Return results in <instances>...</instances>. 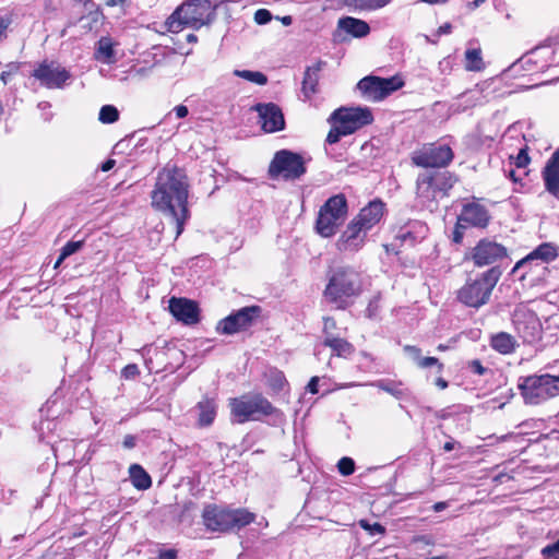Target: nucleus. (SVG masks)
Returning a JSON list of instances; mask_svg holds the SVG:
<instances>
[{
  "label": "nucleus",
  "instance_id": "f257e3e1",
  "mask_svg": "<svg viewBox=\"0 0 559 559\" xmlns=\"http://www.w3.org/2000/svg\"><path fill=\"white\" fill-rule=\"evenodd\" d=\"M189 189L190 185L185 170L167 164L158 171L155 186L151 191V206L175 224L176 238L182 234L190 218Z\"/></svg>",
  "mask_w": 559,
  "mask_h": 559
},
{
  "label": "nucleus",
  "instance_id": "f03ea898",
  "mask_svg": "<svg viewBox=\"0 0 559 559\" xmlns=\"http://www.w3.org/2000/svg\"><path fill=\"white\" fill-rule=\"evenodd\" d=\"M214 17L210 0H187L169 15L164 27L170 33H179L186 26L199 29L212 23Z\"/></svg>",
  "mask_w": 559,
  "mask_h": 559
},
{
  "label": "nucleus",
  "instance_id": "7ed1b4c3",
  "mask_svg": "<svg viewBox=\"0 0 559 559\" xmlns=\"http://www.w3.org/2000/svg\"><path fill=\"white\" fill-rule=\"evenodd\" d=\"M202 519L207 530L226 533L249 525L255 520V514L243 508L230 509L209 504L203 509Z\"/></svg>",
  "mask_w": 559,
  "mask_h": 559
},
{
  "label": "nucleus",
  "instance_id": "20e7f679",
  "mask_svg": "<svg viewBox=\"0 0 559 559\" xmlns=\"http://www.w3.org/2000/svg\"><path fill=\"white\" fill-rule=\"evenodd\" d=\"M361 292L359 274L352 267L340 266L332 271L324 296L340 309L347 306V299Z\"/></svg>",
  "mask_w": 559,
  "mask_h": 559
},
{
  "label": "nucleus",
  "instance_id": "39448f33",
  "mask_svg": "<svg viewBox=\"0 0 559 559\" xmlns=\"http://www.w3.org/2000/svg\"><path fill=\"white\" fill-rule=\"evenodd\" d=\"M231 421L245 424L250 420H261L263 417L280 415L281 412L262 394H245L228 401Z\"/></svg>",
  "mask_w": 559,
  "mask_h": 559
},
{
  "label": "nucleus",
  "instance_id": "423d86ee",
  "mask_svg": "<svg viewBox=\"0 0 559 559\" xmlns=\"http://www.w3.org/2000/svg\"><path fill=\"white\" fill-rule=\"evenodd\" d=\"M518 388L527 405H538L559 395V376L549 373L521 377Z\"/></svg>",
  "mask_w": 559,
  "mask_h": 559
},
{
  "label": "nucleus",
  "instance_id": "0eeeda50",
  "mask_svg": "<svg viewBox=\"0 0 559 559\" xmlns=\"http://www.w3.org/2000/svg\"><path fill=\"white\" fill-rule=\"evenodd\" d=\"M500 276L501 271L497 266H491L479 277L467 282L459 290V299L468 307L479 308L489 300Z\"/></svg>",
  "mask_w": 559,
  "mask_h": 559
},
{
  "label": "nucleus",
  "instance_id": "6e6552de",
  "mask_svg": "<svg viewBox=\"0 0 559 559\" xmlns=\"http://www.w3.org/2000/svg\"><path fill=\"white\" fill-rule=\"evenodd\" d=\"M347 216V200L344 194H336L329 198L320 207L316 229L325 238L336 234L338 227Z\"/></svg>",
  "mask_w": 559,
  "mask_h": 559
},
{
  "label": "nucleus",
  "instance_id": "1a4fd4ad",
  "mask_svg": "<svg viewBox=\"0 0 559 559\" xmlns=\"http://www.w3.org/2000/svg\"><path fill=\"white\" fill-rule=\"evenodd\" d=\"M306 170L302 156L288 150L276 152L269 166V174L272 178L285 180H297L306 174Z\"/></svg>",
  "mask_w": 559,
  "mask_h": 559
},
{
  "label": "nucleus",
  "instance_id": "9d476101",
  "mask_svg": "<svg viewBox=\"0 0 559 559\" xmlns=\"http://www.w3.org/2000/svg\"><path fill=\"white\" fill-rule=\"evenodd\" d=\"M403 85L404 82L399 76L388 79L366 76L358 82L357 88L367 100L379 102Z\"/></svg>",
  "mask_w": 559,
  "mask_h": 559
},
{
  "label": "nucleus",
  "instance_id": "9b49d317",
  "mask_svg": "<svg viewBox=\"0 0 559 559\" xmlns=\"http://www.w3.org/2000/svg\"><path fill=\"white\" fill-rule=\"evenodd\" d=\"M373 116L369 108L342 107L332 112L329 121H336L348 134L372 122Z\"/></svg>",
  "mask_w": 559,
  "mask_h": 559
},
{
  "label": "nucleus",
  "instance_id": "f8f14e48",
  "mask_svg": "<svg viewBox=\"0 0 559 559\" xmlns=\"http://www.w3.org/2000/svg\"><path fill=\"white\" fill-rule=\"evenodd\" d=\"M515 332L525 344H535L542 338V323L531 310L516 309L513 314Z\"/></svg>",
  "mask_w": 559,
  "mask_h": 559
},
{
  "label": "nucleus",
  "instance_id": "ddd939ff",
  "mask_svg": "<svg viewBox=\"0 0 559 559\" xmlns=\"http://www.w3.org/2000/svg\"><path fill=\"white\" fill-rule=\"evenodd\" d=\"M453 159V152L448 145L429 144L414 152L412 162L424 168H440L448 166Z\"/></svg>",
  "mask_w": 559,
  "mask_h": 559
},
{
  "label": "nucleus",
  "instance_id": "4468645a",
  "mask_svg": "<svg viewBox=\"0 0 559 559\" xmlns=\"http://www.w3.org/2000/svg\"><path fill=\"white\" fill-rule=\"evenodd\" d=\"M508 258L507 248L493 240L481 239L473 248L471 259L476 266H487Z\"/></svg>",
  "mask_w": 559,
  "mask_h": 559
},
{
  "label": "nucleus",
  "instance_id": "2eb2a0df",
  "mask_svg": "<svg viewBox=\"0 0 559 559\" xmlns=\"http://www.w3.org/2000/svg\"><path fill=\"white\" fill-rule=\"evenodd\" d=\"M259 312L260 308L257 306L241 308L221 320L217 323L216 331L227 335L245 331L252 325Z\"/></svg>",
  "mask_w": 559,
  "mask_h": 559
},
{
  "label": "nucleus",
  "instance_id": "dca6fc26",
  "mask_svg": "<svg viewBox=\"0 0 559 559\" xmlns=\"http://www.w3.org/2000/svg\"><path fill=\"white\" fill-rule=\"evenodd\" d=\"M32 75L47 88H61L71 76L66 68L53 61H44Z\"/></svg>",
  "mask_w": 559,
  "mask_h": 559
},
{
  "label": "nucleus",
  "instance_id": "f3484780",
  "mask_svg": "<svg viewBox=\"0 0 559 559\" xmlns=\"http://www.w3.org/2000/svg\"><path fill=\"white\" fill-rule=\"evenodd\" d=\"M252 109L258 112L259 121L265 132L272 133L284 129V116L276 104H257Z\"/></svg>",
  "mask_w": 559,
  "mask_h": 559
},
{
  "label": "nucleus",
  "instance_id": "a211bd4d",
  "mask_svg": "<svg viewBox=\"0 0 559 559\" xmlns=\"http://www.w3.org/2000/svg\"><path fill=\"white\" fill-rule=\"evenodd\" d=\"M367 238V231L352 219L336 241V248L342 252L360 250Z\"/></svg>",
  "mask_w": 559,
  "mask_h": 559
},
{
  "label": "nucleus",
  "instance_id": "6ab92c4d",
  "mask_svg": "<svg viewBox=\"0 0 559 559\" xmlns=\"http://www.w3.org/2000/svg\"><path fill=\"white\" fill-rule=\"evenodd\" d=\"M168 308L170 313L185 324L191 325L199 321V308L192 300L173 297Z\"/></svg>",
  "mask_w": 559,
  "mask_h": 559
},
{
  "label": "nucleus",
  "instance_id": "aec40b11",
  "mask_svg": "<svg viewBox=\"0 0 559 559\" xmlns=\"http://www.w3.org/2000/svg\"><path fill=\"white\" fill-rule=\"evenodd\" d=\"M489 221L487 210L478 203H468L464 205L459 215V226L485 227Z\"/></svg>",
  "mask_w": 559,
  "mask_h": 559
},
{
  "label": "nucleus",
  "instance_id": "412c9836",
  "mask_svg": "<svg viewBox=\"0 0 559 559\" xmlns=\"http://www.w3.org/2000/svg\"><path fill=\"white\" fill-rule=\"evenodd\" d=\"M383 213L384 203L374 200L362 207L353 219L368 233V230L381 221Z\"/></svg>",
  "mask_w": 559,
  "mask_h": 559
},
{
  "label": "nucleus",
  "instance_id": "4be33fe9",
  "mask_svg": "<svg viewBox=\"0 0 559 559\" xmlns=\"http://www.w3.org/2000/svg\"><path fill=\"white\" fill-rule=\"evenodd\" d=\"M416 194L425 205H430V203L437 202L441 199L431 173H424L418 176L416 182Z\"/></svg>",
  "mask_w": 559,
  "mask_h": 559
},
{
  "label": "nucleus",
  "instance_id": "5701e85b",
  "mask_svg": "<svg viewBox=\"0 0 559 559\" xmlns=\"http://www.w3.org/2000/svg\"><path fill=\"white\" fill-rule=\"evenodd\" d=\"M543 179L546 190L559 199V148L548 159L543 170Z\"/></svg>",
  "mask_w": 559,
  "mask_h": 559
},
{
  "label": "nucleus",
  "instance_id": "b1692460",
  "mask_svg": "<svg viewBox=\"0 0 559 559\" xmlns=\"http://www.w3.org/2000/svg\"><path fill=\"white\" fill-rule=\"evenodd\" d=\"M556 257L557 250L551 243H542L535 250H533L526 258L519 261L515 265V269L523 267L535 260H540L543 263H547L549 261L555 260Z\"/></svg>",
  "mask_w": 559,
  "mask_h": 559
},
{
  "label": "nucleus",
  "instance_id": "393cba45",
  "mask_svg": "<svg viewBox=\"0 0 559 559\" xmlns=\"http://www.w3.org/2000/svg\"><path fill=\"white\" fill-rule=\"evenodd\" d=\"M325 66V62L318 61L316 64L308 67L305 71L304 80H302V93L307 98H310L311 95L317 93V85L319 82V73L322 70V67Z\"/></svg>",
  "mask_w": 559,
  "mask_h": 559
},
{
  "label": "nucleus",
  "instance_id": "a878e982",
  "mask_svg": "<svg viewBox=\"0 0 559 559\" xmlns=\"http://www.w3.org/2000/svg\"><path fill=\"white\" fill-rule=\"evenodd\" d=\"M490 345L498 353L508 355L515 350L518 342L511 334L507 332H499L491 336Z\"/></svg>",
  "mask_w": 559,
  "mask_h": 559
},
{
  "label": "nucleus",
  "instance_id": "bb28decb",
  "mask_svg": "<svg viewBox=\"0 0 559 559\" xmlns=\"http://www.w3.org/2000/svg\"><path fill=\"white\" fill-rule=\"evenodd\" d=\"M338 26L355 37H365L370 33L367 22L355 17H344L338 21Z\"/></svg>",
  "mask_w": 559,
  "mask_h": 559
},
{
  "label": "nucleus",
  "instance_id": "cd10ccee",
  "mask_svg": "<svg viewBox=\"0 0 559 559\" xmlns=\"http://www.w3.org/2000/svg\"><path fill=\"white\" fill-rule=\"evenodd\" d=\"M217 405L213 399L205 397L197 405L199 412L198 423L200 426H210L216 416Z\"/></svg>",
  "mask_w": 559,
  "mask_h": 559
},
{
  "label": "nucleus",
  "instance_id": "c85d7f7f",
  "mask_svg": "<svg viewBox=\"0 0 559 559\" xmlns=\"http://www.w3.org/2000/svg\"><path fill=\"white\" fill-rule=\"evenodd\" d=\"M95 58L106 64L115 62L114 43L110 37H102L98 40Z\"/></svg>",
  "mask_w": 559,
  "mask_h": 559
},
{
  "label": "nucleus",
  "instance_id": "c756f323",
  "mask_svg": "<svg viewBox=\"0 0 559 559\" xmlns=\"http://www.w3.org/2000/svg\"><path fill=\"white\" fill-rule=\"evenodd\" d=\"M129 474L133 486L136 489L145 490L152 485L150 475L139 464H132L129 468Z\"/></svg>",
  "mask_w": 559,
  "mask_h": 559
},
{
  "label": "nucleus",
  "instance_id": "7c9ffc66",
  "mask_svg": "<svg viewBox=\"0 0 559 559\" xmlns=\"http://www.w3.org/2000/svg\"><path fill=\"white\" fill-rule=\"evenodd\" d=\"M323 345L330 347L337 356L347 357L354 352L353 345L342 337L325 336Z\"/></svg>",
  "mask_w": 559,
  "mask_h": 559
},
{
  "label": "nucleus",
  "instance_id": "2f4dec72",
  "mask_svg": "<svg viewBox=\"0 0 559 559\" xmlns=\"http://www.w3.org/2000/svg\"><path fill=\"white\" fill-rule=\"evenodd\" d=\"M465 69L472 72H479L485 69L480 48H468L465 51Z\"/></svg>",
  "mask_w": 559,
  "mask_h": 559
},
{
  "label": "nucleus",
  "instance_id": "473e14b6",
  "mask_svg": "<svg viewBox=\"0 0 559 559\" xmlns=\"http://www.w3.org/2000/svg\"><path fill=\"white\" fill-rule=\"evenodd\" d=\"M371 385L391 394L397 400L403 399L406 395L407 390L402 386V382L393 380H378Z\"/></svg>",
  "mask_w": 559,
  "mask_h": 559
},
{
  "label": "nucleus",
  "instance_id": "72a5a7b5",
  "mask_svg": "<svg viewBox=\"0 0 559 559\" xmlns=\"http://www.w3.org/2000/svg\"><path fill=\"white\" fill-rule=\"evenodd\" d=\"M392 0H346V4L360 11H374L385 7Z\"/></svg>",
  "mask_w": 559,
  "mask_h": 559
},
{
  "label": "nucleus",
  "instance_id": "f704fd0d",
  "mask_svg": "<svg viewBox=\"0 0 559 559\" xmlns=\"http://www.w3.org/2000/svg\"><path fill=\"white\" fill-rule=\"evenodd\" d=\"M437 190L441 198L445 197L448 191L453 187L454 180L448 173H431Z\"/></svg>",
  "mask_w": 559,
  "mask_h": 559
},
{
  "label": "nucleus",
  "instance_id": "c9c22d12",
  "mask_svg": "<svg viewBox=\"0 0 559 559\" xmlns=\"http://www.w3.org/2000/svg\"><path fill=\"white\" fill-rule=\"evenodd\" d=\"M234 74L259 85H264L267 82L266 75L259 71L235 70Z\"/></svg>",
  "mask_w": 559,
  "mask_h": 559
},
{
  "label": "nucleus",
  "instance_id": "e433bc0d",
  "mask_svg": "<svg viewBox=\"0 0 559 559\" xmlns=\"http://www.w3.org/2000/svg\"><path fill=\"white\" fill-rule=\"evenodd\" d=\"M98 119L103 123H114L119 119V111L112 105H105L99 110Z\"/></svg>",
  "mask_w": 559,
  "mask_h": 559
},
{
  "label": "nucleus",
  "instance_id": "4c0bfd02",
  "mask_svg": "<svg viewBox=\"0 0 559 559\" xmlns=\"http://www.w3.org/2000/svg\"><path fill=\"white\" fill-rule=\"evenodd\" d=\"M332 123V128L326 136V142L329 144H334L340 141L342 136L349 135L346 130L341 127L336 121H330Z\"/></svg>",
  "mask_w": 559,
  "mask_h": 559
},
{
  "label": "nucleus",
  "instance_id": "58836bf2",
  "mask_svg": "<svg viewBox=\"0 0 559 559\" xmlns=\"http://www.w3.org/2000/svg\"><path fill=\"white\" fill-rule=\"evenodd\" d=\"M83 243L84 242L82 240L67 242L61 249V252L59 255V262H63L68 257L72 255V254L76 253L79 250H81V248L83 247Z\"/></svg>",
  "mask_w": 559,
  "mask_h": 559
},
{
  "label": "nucleus",
  "instance_id": "ea45409f",
  "mask_svg": "<svg viewBox=\"0 0 559 559\" xmlns=\"http://www.w3.org/2000/svg\"><path fill=\"white\" fill-rule=\"evenodd\" d=\"M337 468L342 475L348 476L355 472V463L353 459L344 456L338 461Z\"/></svg>",
  "mask_w": 559,
  "mask_h": 559
},
{
  "label": "nucleus",
  "instance_id": "a19ab883",
  "mask_svg": "<svg viewBox=\"0 0 559 559\" xmlns=\"http://www.w3.org/2000/svg\"><path fill=\"white\" fill-rule=\"evenodd\" d=\"M542 557L546 559H559V538L542 549Z\"/></svg>",
  "mask_w": 559,
  "mask_h": 559
},
{
  "label": "nucleus",
  "instance_id": "79ce46f5",
  "mask_svg": "<svg viewBox=\"0 0 559 559\" xmlns=\"http://www.w3.org/2000/svg\"><path fill=\"white\" fill-rule=\"evenodd\" d=\"M403 352L405 353V355L412 359L417 366L419 365L420 362V359H421V350L420 348H418L417 346H413V345H405L403 347Z\"/></svg>",
  "mask_w": 559,
  "mask_h": 559
},
{
  "label": "nucleus",
  "instance_id": "37998d69",
  "mask_svg": "<svg viewBox=\"0 0 559 559\" xmlns=\"http://www.w3.org/2000/svg\"><path fill=\"white\" fill-rule=\"evenodd\" d=\"M432 366H437L439 372H441L443 369V364H441L439 359L436 357H421L420 362L418 365V367L421 369H426Z\"/></svg>",
  "mask_w": 559,
  "mask_h": 559
},
{
  "label": "nucleus",
  "instance_id": "c03bdc74",
  "mask_svg": "<svg viewBox=\"0 0 559 559\" xmlns=\"http://www.w3.org/2000/svg\"><path fill=\"white\" fill-rule=\"evenodd\" d=\"M272 20V14L266 9H259L254 13V22L259 25H264Z\"/></svg>",
  "mask_w": 559,
  "mask_h": 559
},
{
  "label": "nucleus",
  "instance_id": "a18cd8bd",
  "mask_svg": "<svg viewBox=\"0 0 559 559\" xmlns=\"http://www.w3.org/2000/svg\"><path fill=\"white\" fill-rule=\"evenodd\" d=\"M139 373V368L134 364H130L122 369V377H124L126 379L135 378Z\"/></svg>",
  "mask_w": 559,
  "mask_h": 559
},
{
  "label": "nucleus",
  "instance_id": "49530a36",
  "mask_svg": "<svg viewBox=\"0 0 559 559\" xmlns=\"http://www.w3.org/2000/svg\"><path fill=\"white\" fill-rule=\"evenodd\" d=\"M9 70L3 71L0 75V80L3 82V84H8L10 78L15 74L19 70V66L11 63L8 66Z\"/></svg>",
  "mask_w": 559,
  "mask_h": 559
},
{
  "label": "nucleus",
  "instance_id": "de8ad7c7",
  "mask_svg": "<svg viewBox=\"0 0 559 559\" xmlns=\"http://www.w3.org/2000/svg\"><path fill=\"white\" fill-rule=\"evenodd\" d=\"M468 369L478 376H483L486 372V368L481 365L480 360L478 359L469 361Z\"/></svg>",
  "mask_w": 559,
  "mask_h": 559
},
{
  "label": "nucleus",
  "instance_id": "09e8293b",
  "mask_svg": "<svg viewBox=\"0 0 559 559\" xmlns=\"http://www.w3.org/2000/svg\"><path fill=\"white\" fill-rule=\"evenodd\" d=\"M336 328V322L333 318L325 317L323 319V332L326 336H333L331 331Z\"/></svg>",
  "mask_w": 559,
  "mask_h": 559
},
{
  "label": "nucleus",
  "instance_id": "8fccbe9b",
  "mask_svg": "<svg viewBox=\"0 0 559 559\" xmlns=\"http://www.w3.org/2000/svg\"><path fill=\"white\" fill-rule=\"evenodd\" d=\"M10 23V19L0 16V41L7 38V29Z\"/></svg>",
  "mask_w": 559,
  "mask_h": 559
},
{
  "label": "nucleus",
  "instance_id": "3c124183",
  "mask_svg": "<svg viewBox=\"0 0 559 559\" xmlns=\"http://www.w3.org/2000/svg\"><path fill=\"white\" fill-rule=\"evenodd\" d=\"M530 162V157L524 150H521L516 156L515 164L518 167H525Z\"/></svg>",
  "mask_w": 559,
  "mask_h": 559
},
{
  "label": "nucleus",
  "instance_id": "603ef678",
  "mask_svg": "<svg viewBox=\"0 0 559 559\" xmlns=\"http://www.w3.org/2000/svg\"><path fill=\"white\" fill-rule=\"evenodd\" d=\"M174 112L176 114L177 118H185L187 117L189 110L188 107L185 105H178L174 108Z\"/></svg>",
  "mask_w": 559,
  "mask_h": 559
},
{
  "label": "nucleus",
  "instance_id": "864d4df0",
  "mask_svg": "<svg viewBox=\"0 0 559 559\" xmlns=\"http://www.w3.org/2000/svg\"><path fill=\"white\" fill-rule=\"evenodd\" d=\"M318 382H319V378L318 377H312L307 385V390L312 393V394H316L318 393Z\"/></svg>",
  "mask_w": 559,
  "mask_h": 559
},
{
  "label": "nucleus",
  "instance_id": "5fc2aeb1",
  "mask_svg": "<svg viewBox=\"0 0 559 559\" xmlns=\"http://www.w3.org/2000/svg\"><path fill=\"white\" fill-rule=\"evenodd\" d=\"M159 559H177V552L174 549L162 551Z\"/></svg>",
  "mask_w": 559,
  "mask_h": 559
},
{
  "label": "nucleus",
  "instance_id": "6e6d98bb",
  "mask_svg": "<svg viewBox=\"0 0 559 559\" xmlns=\"http://www.w3.org/2000/svg\"><path fill=\"white\" fill-rule=\"evenodd\" d=\"M123 447L127 449H132L135 447V438L131 435H128L123 439Z\"/></svg>",
  "mask_w": 559,
  "mask_h": 559
},
{
  "label": "nucleus",
  "instance_id": "4d7b16f0",
  "mask_svg": "<svg viewBox=\"0 0 559 559\" xmlns=\"http://www.w3.org/2000/svg\"><path fill=\"white\" fill-rule=\"evenodd\" d=\"M452 31V25L450 23H444L443 25H441L438 31H437V34L440 36V35H447V34H450Z\"/></svg>",
  "mask_w": 559,
  "mask_h": 559
},
{
  "label": "nucleus",
  "instance_id": "13d9d810",
  "mask_svg": "<svg viewBox=\"0 0 559 559\" xmlns=\"http://www.w3.org/2000/svg\"><path fill=\"white\" fill-rule=\"evenodd\" d=\"M466 227H463V226H459V223L456 224V227H455V230H454V234H453V240L455 242H460L463 238V233L461 231V229H465Z\"/></svg>",
  "mask_w": 559,
  "mask_h": 559
},
{
  "label": "nucleus",
  "instance_id": "bf43d9fd",
  "mask_svg": "<svg viewBox=\"0 0 559 559\" xmlns=\"http://www.w3.org/2000/svg\"><path fill=\"white\" fill-rule=\"evenodd\" d=\"M447 508H448L447 501H440L432 506V509L435 512H441V511L445 510Z\"/></svg>",
  "mask_w": 559,
  "mask_h": 559
},
{
  "label": "nucleus",
  "instance_id": "052dcab7",
  "mask_svg": "<svg viewBox=\"0 0 559 559\" xmlns=\"http://www.w3.org/2000/svg\"><path fill=\"white\" fill-rule=\"evenodd\" d=\"M116 162L114 159H107L103 165H102V170L103 171H109L111 168H114Z\"/></svg>",
  "mask_w": 559,
  "mask_h": 559
},
{
  "label": "nucleus",
  "instance_id": "680f3d73",
  "mask_svg": "<svg viewBox=\"0 0 559 559\" xmlns=\"http://www.w3.org/2000/svg\"><path fill=\"white\" fill-rule=\"evenodd\" d=\"M435 383L441 390H444L448 388V381L444 380L443 378H437Z\"/></svg>",
  "mask_w": 559,
  "mask_h": 559
},
{
  "label": "nucleus",
  "instance_id": "e2e57ef3",
  "mask_svg": "<svg viewBox=\"0 0 559 559\" xmlns=\"http://www.w3.org/2000/svg\"><path fill=\"white\" fill-rule=\"evenodd\" d=\"M284 382H285V380H284L283 374H282V373H277V374L275 376V385H276L278 389H282V388H283V385H284Z\"/></svg>",
  "mask_w": 559,
  "mask_h": 559
},
{
  "label": "nucleus",
  "instance_id": "0e129e2a",
  "mask_svg": "<svg viewBox=\"0 0 559 559\" xmlns=\"http://www.w3.org/2000/svg\"><path fill=\"white\" fill-rule=\"evenodd\" d=\"M469 93H465L461 96L462 99L467 98V105L465 107L474 106L476 104V99H472V96H468Z\"/></svg>",
  "mask_w": 559,
  "mask_h": 559
},
{
  "label": "nucleus",
  "instance_id": "69168bd1",
  "mask_svg": "<svg viewBox=\"0 0 559 559\" xmlns=\"http://www.w3.org/2000/svg\"><path fill=\"white\" fill-rule=\"evenodd\" d=\"M280 20H281L282 24L285 26H289L293 23V19L290 15H285V16L281 17Z\"/></svg>",
  "mask_w": 559,
  "mask_h": 559
},
{
  "label": "nucleus",
  "instance_id": "338daca9",
  "mask_svg": "<svg viewBox=\"0 0 559 559\" xmlns=\"http://www.w3.org/2000/svg\"><path fill=\"white\" fill-rule=\"evenodd\" d=\"M455 443L453 441L445 442L443 445V450L445 452H450L454 449Z\"/></svg>",
  "mask_w": 559,
  "mask_h": 559
},
{
  "label": "nucleus",
  "instance_id": "774afa93",
  "mask_svg": "<svg viewBox=\"0 0 559 559\" xmlns=\"http://www.w3.org/2000/svg\"><path fill=\"white\" fill-rule=\"evenodd\" d=\"M198 40L197 36L194 34H189L187 36V41L188 43H195Z\"/></svg>",
  "mask_w": 559,
  "mask_h": 559
}]
</instances>
